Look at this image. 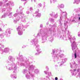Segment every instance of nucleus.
<instances>
[{
  "instance_id": "bb28decb",
  "label": "nucleus",
  "mask_w": 80,
  "mask_h": 80,
  "mask_svg": "<svg viewBox=\"0 0 80 80\" xmlns=\"http://www.w3.org/2000/svg\"><path fill=\"white\" fill-rule=\"evenodd\" d=\"M55 17H56H56H58L57 14H56V15H55Z\"/></svg>"
},
{
  "instance_id": "4468645a",
  "label": "nucleus",
  "mask_w": 80,
  "mask_h": 80,
  "mask_svg": "<svg viewBox=\"0 0 80 80\" xmlns=\"http://www.w3.org/2000/svg\"><path fill=\"white\" fill-rule=\"evenodd\" d=\"M51 3H55L57 2V0H50Z\"/></svg>"
},
{
  "instance_id": "9b49d317",
  "label": "nucleus",
  "mask_w": 80,
  "mask_h": 80,
  "mask_svg": "<svg viewBox=\"0 0 80 80\" xmlns=\"http://www.w3.org/2000/svg\"><path fill=\"white\" fill-rule=\"evenodd\" d=\"M18 15V13H15L14 14L13 16L14 17H17V20H18L20 19V17H19V15Z\"/></svg>"
},
{
  "instance_id": "f3484780",
  "label": "nucleus",
  "mask_w": 80,
  "mask_h": 80,
  "mask_svg": "<svg viewBox=\"0 0 80 80\" xmlns=\"http://www.w3.org/2000/svg\"><path fill=\"white\" fill-rule=\"evenodd\" d=\"M40 53H39L38 52V53H36L35 54V55H39V54H40Z\"/></svg>"
},
{
  "instance_id": "72a5a7b5",
  "label": "nucleus",
  "mask_w": 80,
  "mask_h": 80,
  "mask_svg": "<svg viewBox=\"0 0 80 80\" xmlns=\"http://www.w3.org/2000/svg\"><path fill=\"white\" fill-rule=\"evenodd\" d=\"M76 71V69H74V71L75 72Z\"/></svg>"
},
{
  "instance_id": "20e7f679",
  "label": "nucleus",
  "mask_w": 80,
  "mask_h": 80,
  "mask_svg": "<svg viewBox=\"0 0 80 80\" xmlns=\"http://www.w3.org/2000/svg\"><path fill=\"white\" fill-rule=\"evenodd\" d=\"M23 73L24 74H26V77L27 79H30L31 78V77H34V75H33L30 74V72H27V71L26 70H24Z\"/></svg>"
},
{
  "instance_id": "5701e85b",
  "label": "nucleus",
  "mask_w": 80,
  "mask_h": 80,
  "mask_svg": "<svg viewBox=\"0 0 80 80\" xmlns=\"http://www.w3.org/2000/svg\"><path fill=\"white\" fill-rule=\"evenodd\" d=\"M29 10H30V11H32V10H33V9H32V8L30 7L29 8Z\"/></svg>"
},
{
  "instance_id": "ea45409f",
  "label": "nucleus",
  "mask_w": 80,
  "mask_h": 80,
  "mask_svg": "<svg viewBox=\"0 0 80 80\" xmlns=\"http://www.w3.org/2000/svg\"><path fill=\"white\" fill-rule=\"evenodd\" d=\"M9 33H10H10H11V32H9Z\"/></svg>"
},
{
  "instance_id": "1a4fd4ad",
  "label": "nucleus",
  "mask_w": 80,
  "mask_h": 80,
  "mask_svg": "<svg viewBox=\"0 0 80 80\" xmlns=\"http://www.w3.org/2000/svg\"><path fill=\"white\" fill-rule=\"evenodd\" d=\"M39 10H38L37 11H36L35 13L37 17H40L41 16V14L39 13Z\"/></svg>"
},
{
  "instance_id": "f03ea898",
  "label": "nucleus",
  "mask_w": 80,
  "mask_h": 80,
  "mask_svg": "<svg viewBox=\"0 0 80 80\" xmlns=\"http://www.w3.org/2000/svg\"><path fill=\"white\" fill-rule=\"evenodd\" d=\"M31 42L33 43L34 45L36 46V51L39 53H42V51L41 49L40 48V46L39 45H38V39H34L32 40Z\"/></svg>"
},
{
  "instance_id": "f704fd0d",
  "label": "nucleus",
  "mask_w": 80,
  "mask_h": 80,
  "mask_svg": "<svg viewBox=\"0 0 80 80\" xmlns=\"http://www.w3.org/2000/svg\"><path fill=\"white\" fill-rule=\"evenodd\" d=\"M78 19H79V20H80V17H79V18H78Z\"/></svg>"
},
{
  "instance_id": "2eb2a0df",
  "label": "nucleus",
  "mask_w": 80,
  "mask_h": 80,
  "mask_svg": "<svg viewBox=\"0 0 80 80\" xmlns=\"http://www.w3.org/2000/svg\"><path fill=\"white\" fill-rule=\"evenodd\" d=\"M3 8V3L2 2H0V8Z\"/></svg>"
},
{
  "instance_id": "cd10ccee",
  "label": "nucleus",
  "mask_w": 80,
  "mask_h": 80,
  "mask_svg": "<svg viewBox=\"0 0 80 80\" xmlns=\"http://www.w3.org/2000/svg\"><path fill=\"white\" fill-rule=\"evenodd\" d=\"M14 22H15V23H16L17 22V21L14 20Z\"/></svg>"
},
{
  "instance_id": "393cba45",
  "label": "nucleus",
  "mask_w": 80,
  "mask_h": 80,
  "mask_svg": "<svg viewBox=\"0 0 80 80\" xmlns=\"http://www.w3.org/2000/svg\"><path fill=\"white\" fill-rule=\"evenodd\" d=\"M55 80H58V78L57 77L55 78Z\"/></svg>"
},
{
  "instance_id": "a878e982",
  "label": "nucleus",
  "mask_w": 80,
  "mask_h": 80,
  "mask_svg": "<svg viewBox=\"0 0 80 80\" xmlns=\"http://www.w3.org/2000/svg\"><path fill=\"white\" fill-rule=\"evenodd\" d=\"M3 1L5 2H7V1H8V0H3Z\"/></svg>"
},
{
  "instance_id": "f257e3e1",
  "label": "nucleus",
  "mask_w": 80,
  "mask_h": 80,
  "mask_svg": "<svg viewBox=\"0 0 80 80\" xmlns=\"http://www.w3.org/2000/svg\"><path fill=\"white\" fill-rule=\"evenodd\" d=\"M8 58L9 60L10 61L8 62V65L7 67V69H8V70H12L14 67V68L15 70V68L17 67H14L15 64L13 61L15 60V59L12 56H9Z\"/></svg>"
},
{
  "instance_id": "4be33fe9",
  "label": "nucleus",
  "mask_w": 80,
  "mask_h": 80,
  "mask_svg": "<svg viewBox=\"0 0 80 80\" xmlns=\"http://www.w3.org/2000/svg\"><path fill=\"white\" fill-rule=\"evenodd\" d=\"M46 68L47 70L48 71V70H49V68H48V66H46Z\"/></svg>"
},
{
  "instance_id": "ddd939ff",
  "label": "nucleus",
  "mask_w": 80,
  "mask_h": 80,
  "mask_svg": "<svg viewBox=\"0 0 80 80\" xmlns=\"http://www.w3.org/2000/svg\"><path fill=\"white\" fill-rule=\"evenodd\" d=\"M58 7L59 8H64V5L62 4H61L58 6Z\"/></svg>"
},
{
  "instance_id": "0eeeda50",
  "label": "nucleus",
  "mask_w": 80,
  "mask_h": 80,
  "mask_svg": "<svg viewBox=\"0 0 80 80\" xmlns=\"http://www.w3.org/2000/svg\"><path fill=\"white\" fill-rule=\"evenodd\" d=\"M67 59L66 58H65L64 59L60 60V62H59V63L60 64V66H61V65H62V64H63L64 63H65V62L67 61Z\"/></svg>"
},
{
  "instance_id": "a211bd4d",
  "label": "nucleus",
  "mask_w": 80,
  "mask_h": 80,
  "mask_svg": "<svg viewBox=\"0 0 80 80\" xmlns=\"http://www.w3.org/2000/svg\"><path fill=\"white\" fill-rule=\"evenodd\" d=\"M75 58H77V53H76L74 54Z\"/></svg>"
},
{
  "instance_id": "423d86ee",
  "label": "nucleus",
  "mask_w": 80,
  "mask_h": 80,
  "mask_svg": "<svg viewBox=\"0 0 80 80\" xmlns=\"http://www.w3.org/2000/svg\"><path fill=\"white\" fill-rule=\"evenodd\" d=\"M17 30L18 31V34L19 35H23V31L21 29L20 26H19L17 28Z\"/></svg>"
},
{
  "instance_id": "dca6fc26",
  "label": "nucleus",
  "mask_w": 80,
  "mask_h": 80,
  "mask_svg": "<svg viewBox=\"0 0 80 80\" xmlns=\"http://www.w3.org/2000/svg\"><path fill=\"white\" fill-rule=\"evenodd\" d=\"M66 15H67V13L66 12L62 13V15H63V16H65Z\"/></svg>"
},
{
  "instance_id": "2f4dec72",
  "label": "nucleus",
  "mask_w": 80,
  "mask_h": 80,
  "mask_svg": "<svg viewBox=\"0 0 80 80\" xmlns=\"http://www.w3.org/2000/svg\"><path fill=\"white\" fill-rule=\"evenodd\" d=\"M21 1H27V0H21Z\"/></svg>"
},
{
  "instance_id": "4c0bfd02",
  "label": "nucleus",
  "mask_w": 80,
  "mask_h": 80,
  "mask_svg": "<svg viewBox=\"0 0 80 80\" xmlns=\"http://www.w3.org/2000/svg\"><path fill=\"white\" fill-rule=\"evenodd\" d=\"M52 41H53V39H52V41L51 42H52Z\"/></svg>"
},
{
  "instance_id": "39448f33",
  "label": "nucleus",
  "mask_w": 80,
  "mask_h": 80,
  "mask_svg": "<svg viewBox=\"0 0 80 80\" xmlns=\"http://www.w3.org/2000/svg\"><path fill=\"white\" fill-rule=\"evenodd\" d=\"M15 68H14V71L10 76L11 77L13 78V79H16L17 78V75H16V72H17V68H15Z\"/></svg>"
},
{
  "instance_id": "7c9ffc66",
  "label": "nucleus",
  "mask_w": 80,
  "mask_h": 80,
  "mask_svg": "<svg viewBox=\"0 0 80 80\" xmlns=\"http://www.w3.org/2000/svg\"><path fill=\"white\" fill-rule=\"evenodd\" d=\"M50 75H51V73H49V77H50Z\"/></svg>"
},
{
  "instance_id": "412c9836",
  "label": "nucleus",
  "mask_w": 80,
  "mask_h": 80,
  "mask_svg": "<svg viewBox=\"0 0 80 80\" xmlns=\"http://www.w3.org/2000/svg\"><path fill=\"white\" fill-rule=\"evenodd\" d=\"M42 41H43V40H44V42L45 41V37H42Z\"/></svg>"
},
{
  "instance_id": "6e6552de",
  "label": "nucleus",
  "mask_w": 80,
  "mask_h": 80,
  "mask_svg": "<svg viewBox=\"0 0 80 80\" xmlns=\"http://www.w3.org/2000/svg\"><path fill=\"white\" fill-rule=\"evenodd\" d=\"M12 13H10L9 12H8V13H5L4 15L2 16L1 18H5V17H6V16H7V14H10L8 15V16L9 17H10V16H12Z\"/></svg>"
},
{
  "instance_id": "473e14b6",
  "label": "nucleus",
  "mask_w": 80,
  "mask_h": 80,
  "mask_svg": "<svg viewBox=\"0 0 80 80\" xmlns=\"http://www.w3.org/2000/svg\"><path fill=\"white\" fill-rule=\"evenodd\" d=\"M2 48H4V46H3V45L2 46Z\"/></svg>"
},
{
  "instance_id": "c756f323",
  "label": "nucleus",
  "mask_w": 80,
  "mask_h": 80,
  "mask_svg": "<svg viewBox=\"0 0 80 80\" xmlns=\"http://www.w3.org/2000/svg\"><path fill=\"white\" fill-rule=\"evenodd\" d=\"M37 72H38V70H36L35 71V72L36 73H37Z\"/></svg>"
},
{
  "instance_id": "7ed1b4c3",
  "label": "nucleus",
  "mask_w": 80,
  "mask_h": 80,
  "mask_svg": "<svg viewBox=\"0 0 80 80\" xmlns=\"http://www.w3.org/2000/svg\"><path fill=\"white\" fill-rule=\"evenodd\" d=\"M52 52L53 53L52 57L53 58H56V59H57L58 58V57H59L60 58H62L63 57H64V55L63 54H60L58 52H55V50H52Z\"/></svg>"
},
{
  "instance_id": "aec40b11",
  "label": "nucleus",
  "mask_w": 80,
  "mask_h": 80,
  "mask_svg": "<svg viewBox=\"0 0 80 80\" xmlns=\"http://www.w3.org/2000/svg\"><path fill=\"white\" fill-rule=\"evenodd\" d=\"M34 68V66H32L30 67V68L31 69H33V68Z\"/></svg>"
},
{
  "instance_id": "9d476101",
  "label": "nucleus",
  "mask_w": 80,
  "mask_h": 80,
  "mask_svg": "<svg viewBox=\"0 0 80 80\" xmlns=\"http://www.w3.org/2000/svg\"><path fill=\"white\" fill-rule=\"evenodd\" d=\"M10 51V49L8 48H5L3 50V51L5 52V53H8V52H9Z\"/></svg>"
},
{
  "instance_id": "b1692460",
  "label": "nucleus",
  "mask_w": 80,
  "mask_h": 80,
  "mask_svg": "<svg viewBox=\"0 0 80 80\" xmlns=\"http://www.w3.org/2000/svg\"><path fill=\"white\" fill-rule=\"evenodd\" d=\"M44 72L45 73V74H47V72L46 71H44Z\"/></svg>"
},
{
  "instance_id": "f8f14e48",
  "label": "nucleus",
  "mask_w": 80,
  "mask_h": 80,
  "mask_svg": "<svg viewBox=\"0 0 80 80\" xmlns=\"http://www.w3.org/2000/svg\"><path fill=\"white\" fill-rule=\"evenodd\" d=\"M10 5L11 7L12 6H13L14 5V4L13 2H10L9 3H7V6H8Z\"/></svg>"
},
{
  "instance_id": "a19ab883",
  "label": "nucleus",
  "mask_w": 80,
  "mask_h": 80,
  "mask_svg": "<svg viewBox=\"0 0 80 80\" xmlns=\"http://www.w3.org/2000/svg\"><path fill=\"white\" fill-rule=\"evenodd\" d=\"M21 13H22V12H21Z\"/></svg>"
},
{
  "instance_id": "c85d7f7f",
  "label": "nucleus",
  "mask_w": 80,
  "mask_h": 80,
  "mask_svg": "<svg viewBox=\"0 0 80 80\" xmlns=\"http://www.w3.org/2000/svg\"><path fill=\"white\" fill-rule=\"evenodd\" d=\"M40 27H43V25L42 24H41L40 26Z\"/></svg>"
},
{
  "instance_id": "6ab92c4d",
  "label": "nucleus",
  "mask_w": 80,
  "mask_h": 80,
  "mask_svg": "<svg viewBox=\"0 0 80 80\" xmlns=\"http://www.w3.org/2000/svg\"><path fill=\"white\" fill-rule=\"evenodd\" d=\"M27 14H29L30 13V12H29V11H27L26 12Z\"/></svg>"
},
{
  "instance_id": "c9c22d12",
  "label": "nucleus",
  "mask_w": 80,
  "mask_h": 80,
  "mask_svg": "<svg viewBox=\"0 0 80 80\" xmlns=\"http://www.w3.org/2000/svg\"><path fill=\"white\" fill-rule=\"evenodd\" d=\"M2 30V29H1V28H0V31H1Z\"/></svg>"
},
{
  "instance_id": "e433bc0d",
  "label": "nucleus",
  "mask_w": 80,
  "mask_h": 80,
  "mask_svg": "<svg viewBox=\"0 0 80 80\" xmlns=\"http://www.w3.org/2000/svg\"><path fill=\"white\" fill-rule=\"evenodd\" d=\"M37 0H34V2H35Z\"/></svg>"
},
{
  "instance_id": "58836bf2",
  "label": "nucleus",
  "mask_w": 80,
  "mask_h": 80,
  "mask_svg": "<svg viewBox=\"0 0 80 80\" xmlns=\"http://www.w3.org/2000/svg\"><path fill=\"white\" fill-rule=\"evenodd\" d=\"M60 80H63V79H60Z\"/></svg>"
}]
</instances>
